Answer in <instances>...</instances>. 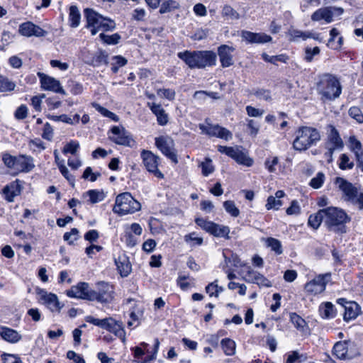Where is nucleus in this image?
<instances>
[{"label":"nucleus","instance_id":"obj_19","mask_svg":"<svg viewBox=\"0 0 363 363\" xmlns=\"http://www.w3.org/2000/svg\"><path fill=\"white\" fill-rule=\"evenodd\" d=\"M92 291L89 289V284L86 282H81L76 286H73L70 290L67 291L69 297L87 299L91 301L92 297Z\"/></svg>","mask_w":363,"mask_h":363},{"label":"nucleus","instance_id":"obj_46","mask_svg":"<svg viewBox=\"0 0 363 363\" xmlns=\"http://www.w3.org/2000/svg\"><path fill=\"white\" fill-rule=\"evenodd\" d=\"M179 3L174 0H168L163 2L160 9V13H165L170 12L172 10L179 8Z\"/></svg>","mask_w":363,"mask_h":363},{"label":"nucleus","instance_id":"obj_10","mask_svg":"<svg viewBox=\"0 0 363 363\" xmlns=\"http://www.w3.org/2000/svg\"><path fill=\"white\" fill-rule=\"evenodd\" d=\"M344 12L341 7L328 6L323 7L316 10L311 16V20L313 21H320L323 20L329 23L335 18L340 17Z\"/></svg>","mask_w":363,"mask_h":363},{"label":"nucleus","instance_id":"obj_54","mask_svg":"<svg viewBox=\"0 0 363 363\" xmlns=\"http://www.w3.org/2000/svg\"><path fill=\"white\" fill-rule=\"evenodd\" d=\"M225 210L233 217H238L240 214L239 209L233 201H226L223 203Z\"/></svg>","mask_w":363,"mask_h":363},{"label":"nucleus","instance_id":"obj_50","mask_svg":"<svg viewBox=\"0 0 363 363\" xmlns=\"http://www.w3.org/2000/svg\"><path fill=\"white\" fill-rule=\"evenodd\" d=\"M325 179V174L323 172H318L315 177L311 179L309 184L315 189H320L324 183Z\"/></svg>","mask_w":363,"mask_h":363},{"label":"nucleus","instance_id":"obj_8","mask_svg":"<svg viewBox=\"0 0 363 363\" xmlns=\"http://www.w3.org/2000/svg\"><path fill=\"white\" fill-rule=\"evenodd\" d=\"M218 150L236 161L240 164L246 167H251L253 164V160L244 152L240 147H227L219 145Z\"/></svg>","mask_w":363,"mask_h":363},{"label":"nucleus","instance_id":"obj_58","mask_svg":"<svg viewBox=\"0 0 363 363\" xmlns=\"http://www.w3.org/2000/svg\"><path fill=\"white\" fill-rule=\"evenodd\" d=\"M58 168L61 174L69 181V182L74 186V177L69 174L68 169L65 165V162H59Z\"/></svg>","mask_w":363,"mask_h":363},{"label":"nucleus","instance_id":"obj_13","mask_svg":"<svg viewBox=\"0 0 363 363\" xmlns=\"http://www.w3.org/2000/svg\"><path fill=\"white\" fill-rule=\"evenodd\" d=\"M334 184L345 201L351 203L357 195L358 189L342 177H336Z\"/></svg>","mask_w":363,"mask_h":363},{"label":"nucleus","instance_id":"obj_12","mask_svg":"<svg viewBox=\"0 0 363 363\" xmlns=\"http://www.w3.org/2000/svg\"><path fill=\"white\" fill-rule=\"evenodd\" d=\"M156 147L170 159L174 163H178L177 156L174 150V142L169 136H160L155 138Z\"/></svg>","mask_w":363,"mask_h":363},{"label":"nucleus","instance_id":"obj_44","mask_svg":"<svg viewBox=\"0 0 363 363\" xmlns=\"http://www.w3.org/2000/svg\"><path fill=\"white\" fill-rule=\"evenodd\" d=\"M16 87L14 82L10 81L8 78L0 76V92L11 91Z\"/></svg>","mask_w":363,"mask_h":363},{"label":"nucleus","instance_id":"obj_48","mask_svg":"<svg viewBox=\"0 0 363 363\" xmlns=\"http://www.w3.org/2000/svg\"><path fill=\"white\" fill-rule=\"evenodd\" d=\"M158 96L162 99H166L169 101H173L175 99L176 92L172 89H159L157 90Z\"/></svg>","mask_w":363,"mask_h":363},{"label":"nucleus","instance_id":"obj_4","mask_svg":"<svg viewBox=\"0 0 363 363\" xmlns=\"http://www.w3.org/2000/svg\"><path fill=\"white\" fill-rule=\"evenodd\" d=\"M84 16L86 21V28L90 30L92 35H95L100 30L110 31L116 28L113 21L104 18L91 9H86Z\"/></svg>","mask_w":363,"mask_h":363},{"label":"nucleus","instance_id":"obj_37","mask_svg":"<svg viewBox=\"0 0 363 363\" xmlns=\"http://www.w3.org/2000/svg\"><path fill=\"white\" fill-rule=\"evenodd\" d=\"M220 345L223 350L224 353L228 356H232L235 354L236 343L234 340L230 338L223 339L220 342Z\"/></svg>","mask_w":363,"mask_h":363},{"label":"nucleus","instance_id":"obj_61","mask_svg":"<svg viewBox=\"0 0 363 363\" xmlns=\"http://www.w3.org/2000/svg\"><path fill=\"white\" fill-rule=\"evenodd\" d=\"M2 160L8 168L15 169L16 156H12L6 153L3 155Z\"/></svg>","mask_w":363,"mask_h":363},{"label":"nucleus","instance_id":"obj_59","mask_svg":"<svg viewBox=\"0 0 363 363\" xmlns=\"http://www.w3.org/2000/svg\"><path fill=\"white\" fill-rule=\"evenodd\" d=\"M78 234L79 230L74 228L70 230V232L65 233L63 238L65 241H67L69 245H72L78 239Z\"/></svg>","mask_w":363,"mask_h":363},{"label":"nucleus","instance_id":"obj_23","mask_svg":"<svg viewBox=\"0 0 363 363\" xmlns=\"http://www.w3.org/2000/svg\"><path fill=\"white\" fill-rule=\"evenodd\" d=\"M41 87L44 90L52 91L55 93L66 94L65 91L61 86L60 81L56 79L47 76L42 75L40 77Z\"/></svg>","mask_w":363,"mask_h":363},{"label":"nucleus","instance_id":"obj_51","mask_svg":"<svg viewBox=\"0 0 363 363\" xmlns=\"http://www.w3.org/2000/svg\"><path fill=\"white\" fill-rule=\"evenodd\" d=\"M306 354H299L296 351H294L291 354H289L286 363H294L295 362H303L307 359Z\"/></svg>","mask_w":363,"mask_h":363},{"label":"nucleus","instance_id":"obj_2","mask_svg":"<svg viewBox=\"0 0 363 363\" xmlns=\"http://www.w3.org/2000/svg\"><path fill=\"white\" fill-rule=\"evenodd\" d=\"M319 131L311 126L299 127L295 132L293 147L299 152L305 151L320 140Z\"/></svg>","mask_w":363,"mask_h":363},{"label":"nucleus","instance_id":"obj_49","mask_svg":"<svg viewBox=\"0 0 363 363\" xmlns=\"http://www.w3.org/2000/svg\"><path fill=\"white\" fill-rule=\"evenodd\" d=\"M354 167L353 161H351L350 157L346 154H342L340 156L339 167L342 170L351 169Z\"/></svg>","mask_w":363,"mask_h":363},{"label":"nucleus","instance_id":"obj_11","mask_svg":"<svg viewBox=\"0 0 363 363\" xmlns=\"http://www.w3.org/2000/svg\"><path fill=\"white\" fill-rule=\"evenodd\" d=\"M195 222L202 229L216 237L229 238L230 228L228 226L218 225L201 218H196Z\"/></svg>","mask_w":363,"mask_h":363},{"label":"nucleus","instance_id":"obj_63","mask_svg":"<svg viewBox=\"0 0 363 363\" xmlns=\"http://www.w3.org/2000/svg\"><path fill=\"white\" fill-rule=\"evenodd\" d=\"M253 94L260 100L269 101L271 99V94L269 90L257 89L255 91Z\"/></svg>","mask_w":363,"mask_h":363},{"label":"nucleus","instance_id":"obj_41","mask_svg":"<svg viewBox=\"0 0 363 363\" xmlns=\"http://www.w3.org/2000/svg\"><path fill=\"white\" fill-rule=\"evenodd\" d=\"M266 244L267 247H270L272 250L275 252L276 254H282V246L281 242L279 240L274 238H268L266 240Z\"/></svg>","mask_w":363,"mask_h":363},{"label":"nucleus","instance_id":"obj_5","mask_svg":"<svg viewBox=\"0 0 363 363\" xmlns=\"http://www.w3.org/2000/svg\"><path fill=\"white\" fill-rule=\"evenodd\" d=\"M317 90L322 99L334 100L340 95L342 88L339 80L335 76L326 74L320 77L317 84Z\"/></svg>","mask_w":363,"mask_h":363},{"label":"nucleus","instance_id":"obj_6","mask_svg":"<svg viewBox=\"0 0 363 363\" xmlns=\"http://www.w3.org/2000/svg\"><path fill=\"white\" fill-rule=\"evenodd\" d=\"M140 208V203L134 199L130 193L124 192L116 196L113 211L119 215H126L133 213Z\"/></svg>","mask_w":363,"mask_h":363},{"label":"nucleus","instance_id":"obj_56","mask_svg":"<svg viewBox=\"0 0 363 363\" xmlns=\"http://www.w3.org/2000/svg\"><path fill=\"white\" fill-rule=\"evenodd\" d=\"M349 115L359 123H363V114L359 108L352 106L349 109Z\"/></svg>","mask_w":363,"mask_h":363},{"label":"nucleus","instance_id":"obj_15","mask_svg":"<svg viewBox=\"0 0 363 363\" xmlns=\"http://www.w3.org/2000/svg\"><path fill=\"white\" fill-rule=\"evenodd\" d=\"M111 135L109 138L116 144L133 147L135 145V140L130 133L123 126H113L111 130Z\"/></svg>","mask_w":363,"mask_h":363},{"label":"nucleus","instance_id":"obj_29","mask_svg":"<svg viewBox=\"0 0 363 363\" xmlns=\"http://www.w3.org/2000/svg\"><path fill=\"white\" fill-rule=\"evenodd\" d=\"M288 35L289 36V40L296 41L299 38L303 40H306L308 38H313L315 40H319V35L313 33L309 31L303 32L297 29H290L288 32Z\"/></svg>","mask_w":363,"mask_h":363},{"label":"nucleus","instance_id":"obj_62","mask_svg":"<svg viewBox=\"0 0 363 363\" xmlns=\"http://www.w3.org/2000/svg\"><path fill=\"white\" fill-rule=\"evenodd\" d=\"M320 53V49L318 47H315L313 48H306L305 50V60L307 62H311L313 60V56L317 55Z\"/></svg>","mask_w":363,"mask_h":363},{"label":"nucleus","instance_id":"obj_9","mask_svg":"<svg viewBox=\"0 0 363 363\" xmlns=\"http://www.w3.org/2000/svg\"><path fill=\"white\" fill-rule=\"evenodd\" d=\"M143 164L147 171L158 179H163L164 174L158 169L160 157L150 150H143L140 153Z\"/></svg>","mask_w":363,"mask_h":363},{"label":"nucleus","instance_id":"obj_21","mask_svg":"<svg viewBox=\"0 0 363 363\" xmlns=\"http://www.w3.org/2000/svg\"><path fill=\"white\" fill-rule=\"evenodd\" d=\"M104 329L113 333L123 342L125 341V332L122 322L117 321L112 318H106Z\"/></svg>","mask_w":363,"mask_h":363},{"label":"nucleus","instance_id":"obj_27","mask_svg":"<svg viewBox=\"0 0 363 363\" xmlns=\"http://www.w3.org/2000/svg\"><path fill=\"white\" fill-rule=\"evenodd\" d=\"M147 106L150 108L152 113L157 116V121L161 125H164L168 122V116L165 113L164 108L160 104L155 103H147Z\"/></svg>","mask_w":363,"mask_h":363},{"label":"nucleus","instance_id":"obj_38","mask_svg":"<svg viewBox=\"0 0 363 363\" xmlns=\"http://www.w3.org/2000/svg\"><path fill=\"white\" fill-rule=\"evenodd\" d=\"M323 209L319 210L316 213L311 215L308 223L313 229H318L321 223L324 224V216Z\"/></svg>","mask_w":363,"mask_h":363},{"label":"nucleus","instance_id":"obj_31","mask_svg":"<svg viewBox=\"0 0 363 363\" xmlns=\"http://www.w3.org/2000/svg\"><path fill=\"white\" fill-rule=\"evenodd\" d=\"M360 308L355 302L347 303L345 306L344 320L349 321L356 318L359 314Z\"/></svg>","mask_w":363,"mask_h":363},{"label":"nucleus","instance_id":"obj_39","mask_svg":"<svg viewBox=\"0 0 363 363\" xmlns=\"http://www.w3.org/2000/svg\"><path fill=\"white\" fill-rule=\"evenodd\" d=\"M290 320L297 330L301 332L306 331L307 328L306 322L300 315L296 313H291L290 314Z\"/></svg>","mask_w":363,"mask_h":363},{"label":"nucleus","instance_id":"obj_34","mask_svg":"<svg viewBox=\"0 0 363 363\" xmlns=\"http://www.w3.org/2000/svg\"><path fill=\"white\" fill-rule=\"evenodd\" d=\"M319 312L323 318H333L336 315L334 305L330 302H325L319 307Z\"/></svg>","mask_w":363,"mask_h":363},{"label":"nucleus","instance_id":"obj_14","mask_svg":"<svg viewBox=\"0 0 363 363\" xmlns=\"http://www.w3.org/2000/svg\"><path fill=\"white\" fill-rule=\"evenodd\" d=\"M330 280V274H319L305 284L306 291L312 295H317L323 292L327 284Z\"/></svg>","mask_w":363,"mask_h":363},{"label":"nucleus","instance_id":"obj_45","mask_svg":"<svg viewBox=\"0 0 363 363\" xmlns=\"http://www.w3.org/2000/svg\"><path fill=\"white\" fill-rule=\"evenodd\" d=\"M92 106L104 116L108 117L114 121H118L119 120L118 117L115 113L111 112L106 108L102 107L99 104L94 103L92 104Z\"/></svg>","mask_w":363,"mask_h":363},{"label":"nucleus","instance_id":"obj_26","mask_svg":"<svg viewBox=\"0 0 363 363\" xmlns=\"http://www.w3.org/2000/svg\"><path fill=\"white\" fill-rule=\"evenodd\" d=\"M20 193L21 188L18 179L5 186L2 189V194L8 202H13L14 198Z\"/></svg>","mask_w":363,"mask_h":363},{"label":"nucleus","instance_id":"obj_43","mask_svg":"<svg viewBox=\"0 0 363 363\" xmlns=\"http://www.w3.org/2000/svg\"><path fill=\"white\" fill-rule=\"evenodd\" d=\"M184 241L191 247L201 245L203 243V238L199 237L196 233H191L186 235L184 238Z\"/></svg>","mask_w":363,"mask_h":363},{"label":"nucleus","instance_id":"obj_53","mask_svg":"<svg viewBox=\"0 0 363 363\" xmlns=\"http://www.w3.org/2000/svg\"><path fill=\"white\" fill-rule=\"evenodd\" d=\"M350 143V149L354 153L357 157V153L361 154L362 150V143L359 140H358L354 136H351L349 139Z\"/></svg>","mask_w":363,"mask_h":363},{"label":"nucleus","instance_id":"obj_18","mask_svg":"<svg viewBox=\"0 0 363 363\" xmlns=\"http://www.w3.org/2000/svg\"><path fill=\"white\" fill-rule=\"evenodd\" d=\"M18 33L25 37H44L47 35V31L43 30L39 26L34 24L31 21H27L21 23L18 28Z\"/></svg>","mask_w":363,"mask_h":363},{"label":"nucleus","instance_id":"obj_57","mask_svg":"<svg viewBox=\"0 0 363 363\" xmlns=\"http://www.w3.org/2000/svg\"><path fill=\"white\" fill-rule=\"evenodd\" d=\"M58 168L61 174L69 181V182L74 186V177L69 174L68 169L65 165V162H59Z\"/></svg>","mask_w":363,"mask_h":363},{"label":"nucleus","instance_id":"obj_32","mask_svg":"<svg viewBox=\"0 0 363 363\" xmlns=\"http://www.w3.org/2000/svg\"><path fill=\"white\" fill-rule=\"evenodd\" d=\"M285 193L279 190L275 193V196H269L267 199V202L266 203V208L267 210L274 209L278 210L279 207L282 205V203L280 200L281 198L284 197Z\"/></svg>","mask_w":363,"mask_h":363},{"label":"nucleus","instance_id":"obj_30","mask_svg":"<svg viewBox=\"0 0 363 363\" xmlns=\"http://www.w3.org/2000/svg\"><path fill=\"white\" fill-rule=\"evenodd\" d=\"M0 335L11 343H16L21 339V335L16 330L6 327L0 328Z\"/></svg>","mask_w":363,"mask_h":363},{"label":"nucleus","instance_id":"obj_17","mask_svg":"<svg viewBox=\"0 0 363 363\" xmlns=\"http://www.w3.org/2000/svg\"><path fill=\"white\" fill-rule=\"evenodd\" d=\"M327 140L325 144L326 150H342L344 143L337 129L332 125L328 126Z\"/></svg>","mask_w":363,"mask_h":363},{"label":"nucleus","instance_id":"obj_35","mask_svg":"<svg viewBox=\"0 0 363 363\" xmlns=\"http://www.w3.org/2000/svg\"><path fill=\"white\" fill-rule=\"evenodd\" d=\"M81 21V13L77 6L72 5L69 9V23L72 28H77Z\"/></svg>","mask_w":363,"mask_h":363},{"label":"nucleus","instance_id":"obj_25","mask_svg":"<svg viewBox=\"0 0 363 363\" xmlns=\"http://www.w3.org/2000/svg\"><path fill=\"white\" fill-rule=\"evenodd\" d=\"M242 39L250 43H265L272 40V37L265 33H257L243 30L241 33Z\"/></svg>","mask_w":363,"mask_h":363},{"label":"nucleus","instance_id":"obj_24","mask_svg":"<svg viewBox=\"0 0 363 363\" xmlns=\"http://www.w3.org/2000/svg\"><path fill=\"white\" fill-rule=\"evenodd\" d=\"M235 48L226 45H223L218 48V55L223 67H228L233 65V57L232 53Z\"/></svg>","mask_w":363,"mask_h":363},{"label":"nucleus","instance_id":"obj_52","mask_svg":"<svg viewBox=\"0 0 363 363\" xmlns=\"http://www.w3.org/2000/svg\"><path fill=\"white\" fill-rule=\"evenodd\" d=\"M79 148V143L76 140H71L69 143L66 144L62 150L64 154L70 153L75 155Z\"/></svg>","mask_w":363,"mask_h":363},{"label":"nucleus","instance_id":"obj_40","mask_svg":"<svg viewBox=\"0 0 363 363\" xmlns=\"http://www.w3.org/2000/svg\"><path fill=\"white\" fill-rule=\"evenodd\" d=\"M221 14L227 20H238L240 18L239 13L229 5H225L223 7Z\"/></svg>","mask_w":363,"mask_h":363},{"label":"nucleus","instance_id":"obj_1","mask_svg":"<svg viewBox=\"0 0 363 363\" xmlns=\"http://www.w3.org/2000/svg\"><path fill=\"white\" fill-rule=\"evenodd\" d=\"M178 57L191 69H203L216 65V54L211 50L185 51L179 52Z\"/></svg>","mask_w":363,"mask_h":363},{"label":"nucleus","instance_id":"obj_22","mask_svg":"<svg viewBox=\"0 0 363 363\" xmlns=\"http://www.w3.org/2000/svg\"><path fill=\"white\" fill-rule=\"evenodd\" d=\"M35 167L33 158L31 156L26 155H19L16 156L15 174L21 172H29Z\"/></svg>","mask_w":363,"mask_h":363},{"label":"nucleus","instance_id":"obj_7","mask_svg":"<svg viewBox=\"0 0 363 363\" xmlns=\"http://www.w3.org/2000/svg\"><path fill=\"white\" fill-rule=\"evenodd\" d=\"M114 287L108 282L99 281L96 289H93L91 301H97L100 303H110L114 298Z\"/></svg>","mask_w":363,"mask_h":363},{"label":"nucleus","instance_id":"obj_55","mask_svg":"<svg viewBox=\"0 0 363 363\" xmlns=\"http://www.w3.org/2000/svg\"><path fill=\"white\" fill-rule=\"evenodd\" d=\"M223 255L226 264L232 263L233 267L236 268L241 267L245 265V264L242 262L241 259L239 258V257L235 254H232L230 257H227L225 253H223Z\"/></svg>","mask_w":363,"mask_h":363},{"label":"nucleus","instance_id":"obj_28","mask_svg":"<svg viewBox=\"0 0 363 363\" xmlns=\"http://www.w3.org/2000/svg\"><path fill=\"white\" fill-rule=\"evenodd\" d=\"M115 263L121 277H127L130 273L131 264L125 255L118 256L115 259Z\"/></svg>","mask_w":363,"mask_h":363},{"label":"nucleus","instance_id":"obj_3","mask_svg":"<svg viewBox=\"0 0 363 363\" xmlns=\"http://www.w3.org/2000/svg\"><path fill=\"white\" fill-rule=\"evenodd\" d=\"M324 225L330 230L341 233H345V224L350 220L347 214L341 208L328 207L323 209Z\"/></svg>","mask_w":363,"mask_h":363},{"label":"nucleus","instance_id":"obj_16","mask_svg":"<svg viewBox=\"0 0 363 363\" xmlns=\"http://www.w3.org/2000/svg\"><path fill=\"white\" fill-rule=\"evenodd\" d=\"M199 129L201 130L202 133L206 134L210 137H216L225 140H229L233 138L230 131L218 125L210 123L199 124Z\"/></svg>","mask_w":363,"mask_h":363},{"label":"nucleus","instance_id":"obj_36","mask_svg":"<svg viewBox=\"0 0 363 363\" xmlns=\"http://www.w3.org/2000/svg\"><path fill=\"white\" fill-rule=\"evenodd\" d=\"M348 343L346 341L337 342L333 347V354L338 359H345L347 357Z\"/></svg>","mask_w":363,"mask_h":363},{"label":"nucleus","instance_id":"obj_64","mask_svg":"<svg viewBox=\"0 0 363 363\" xmlns=\"http://www.w3.org/2000/svg\"><path fill=\"white\" fill-rule=\"evenodd\" d=\"M247 128L250 129V134L255 137L259 133V125L257 124L256 121L252 119L247 120Z\"/></svg>","mask_w":363,"mask_h":363},{"label":"nucleus","instance_id":"obj_60","mask_svg":"<svg viewBox=\"0 0 363 363\" xmlns=\"http://www.w3.org/2000/svg\"><path fill=\"white\" fill-rule=\"evenodd\" d=\"M279 163L278 157H272L267 158L264 162L265 168L271 173L276 171L275 166Z\"/></svg>","mask_w":363,"mask_h":363},{"label":"nucleus","instance_id":"obj_33","mask_svg":"<svg viewBox=\"0 0 363 363\" xmlns=\"http://www.w3.org/2000/svg\"><path fill=\"white\" fill-rule=\"evenodd\" d=\"M83 196L84 198L89 197L87 201L91 204H94L102 201L105 199L106 194L102 190L92 189L85 192Z\"/></svg>","mask_w":363,"mask_h":363},{"label":"nucleus","instance_id":"obj_20","mask_svg":"<svg viewBox=\"0 0 363 363\" xmlns=\"http://www.w3.org/2000/svg\"><path fill=\"white\" fill-rule=\"evenodd\" d=\"M40 300L52 312H60L62 305L60 304L57 296L46 291L41 290L39 293Z\"/></svg>","mask_w":363,"mask_h":363},{"label":"nucleus","instance_id":"obj_47","mask_svg":"<svg viewBox=\"0 0 363 363\" xmlns=\"http://www.w3.org/2000/svg\"><path fill=\"white\" fill-rule=\"evenodd\" d=\"M99 38L104 43L108 45H116L121 40V35L118 33H114L111 35L101 33Z\"/></svg>","mask_w":363,"mask_h":363},{"label":"nucleus","instance_id":"obj_42","mask_svg":"<svg viewBox=\"0 0 363 363\" xmlns=\"http://www.w3.org/2000/svg\"><path fill=\"white\" fill-rule=\"evenodd\" d=\"M199 167L201 168V172L204 177H208L213 173L215 169L212 164V160L210 158H206L204 161L200 163Z\"/></svg>","mask_w":363,"mask_h":363}]
</instances>
